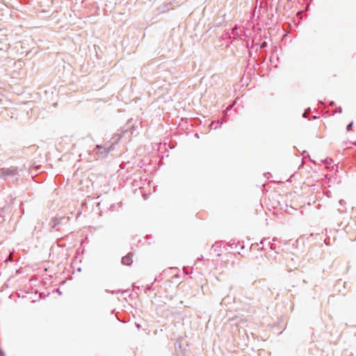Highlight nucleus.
Instances as JSON below:
<instances>
[{
    "label": "nucleus",
    "mask_w": 356,
    "mask_h": 356,
    "mask_svg": "<svg viewBox=\"0 0 356 356\" xmlns=\"http://www.w3.org/2000/svg\"><path fill=\"white\" fill-rule=\"evenodd\" d=\"M133 254L129 253L122 259V263L124 265L129 266L133 261Z\"/></svg>",
    "instance_id": "nucleus-1"
},
{
    "label": "nucleus",
    "mask_w": 356,
    "mask_h": 356,
    "mask_svg": "<svg viewBox=\"0 0 356 356\" xmlns=\"http://www.w3.org/2000/svg\"><path fill=\"white\" fill-rule=\"evenodd\" d=\"M352 123H350L348 126H347V129L349 131L352 127Z\"/></svg>",
    "instance_id": "nucleus-2"
},
{
    "label": "nucleus",
    "mask_w": 356,
    "mask_h": 356,
    "mask_svg": "<svg viewBox=\"0 0 356 356\" xmlns=\"http://www.w3.org/2000/svg\"><path fill=\"white\" fill-rule=\"evenodd\" d=\"M97 148H101L99 145H97Z\"/></svg>",
    "instance_id": "nucleus-3"
}]
</instances>
